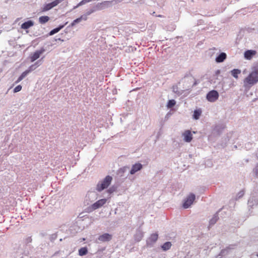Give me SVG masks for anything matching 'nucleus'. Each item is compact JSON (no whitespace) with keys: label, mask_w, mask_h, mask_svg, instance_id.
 I'll return each instance as SVG.
<instances>
[{"label":"nucleus","mask_w":258,"mask_h":258,"mask_svg":"<svg viewBox=\"0 0 258 258\" xmlns=\"http://www.w3.org/2000/svg\"><path fill=\"white\" fill-rule=\"evenodd\" d=\"M45 49L44 47H41L40 49L35 51L30 56V60L31 62H33L38 58L40 55L45 52Z\"/></svg>","instance_id":"1a4fd4ad"},{"label":"nucleus","mask_w":258,"mask_h":258,"mask_svg":"<svg viewBox=\"0 0 258 258\" xmlns=\"http://www.w3.org/2000/svg\"><path fill=\"white\" fill-rule=\"evenodd\" d=\"M232 76L235 78H238V75L241 73V71L239 69H234L231 71Z\"/></svg>","instance_id":"cd10ccee"},{"label":"nucleus","mask_w":258,"mask_h":258,"mask_svg":"<svg viewBox=\"0 0 258 258\" xmlns=\"http://www.w3.org/2000/svg\"><path fill=\"white\" fill-rule=\"evenodd\" d=\"M22 89V86L19 85L17 86L14 89L13 91L14 93H17L20 91Z\"/></svg>","instance_id":"473e14b6"},{"label":"nucleus","mask_w":258,"mask_h":258,"mask_svg":"<svg viewBox=\"0 0 258 258\" xmlns=\"http://www.w3.org/2000/svg\"><path fill=\"white\" fill-rule=\"evenodd\" d=\"M176 101L174 99H171L168 101L166 106L168 108H171L174 107Z\"/></svg>","instance_id":"c85d7f7f"},{"label":"nucleus","mask_w":258,"mask_h":258,"mask_svg":"<svg viewBox=\"0 0 258 258\" xmlns=\"http://www.w3.org/2000/svg\"><path fill=\"white\" fill-rule=\"evenodd\" d=\"M112 180V177L111 176L107 175L102 181L98 183L96 189L98 191H101L103 189L107 188L110 184Z\"/></svg>","instance_id":"f03ea898"},{"label":"nucleus","mask_w":258,"mask_h":258,"mask_svg":"<svg viewBox=\"0 0 258 258\" xmlns=\"http://www.w3.org/2000/svg\"><path fill=\"white\" fill-rule=\"evenodd\" d=\"M30 72V70H26L22 73V74L19 77L17 80L16 81V83H18L21 81L24 78H25L28 74Z\"/></svg>","instance_id":"5701e85b"},{"label":"nucleus","mask_w":258,"mask_h":258,"mask_svg":"<svg viewBox=\"0 0 258 258\" xmlns=\"http://www.w3.org/2000/svg\"><path fill=\"white\" fill-rule=\"evenodd\" d=\"M97 198V194L95 191L88 192L85 199V203L88 205L92 202L95 201Z\"/></svg>","instance_id":"0eeeda50"},{"label":"nucleus","mask_w":258,"mask_h":258,"mask_svg":"<svg viewBox=\"0 0 258 258\" xmlns=\"http://www.w3.org/2000/svg\"><path fill=\"white\" fill-rule=\"evenodd\" d=\"M229 251L227 250L226 248L223 249L221 250L219 255L225 256L229 254Z\"/></svg>","instance_id":"c756f323"},{"label":"nucleus","mask_w":258,"mask_h":258,"mask_svg":"<svg viewBox=\"0 0 258 258\" xmlns=\"http://www.w3.org/2000/svg\"><path fill=\"white\" fill-rule=\"evenodd\" d=\"M59 251H56V252L53 254V256H55V255H56L57 254H58L59 253Z\"/></svg>","instance_id":"79ce46f5"},{"label":"nucleus","mask_w":258,"mask_h":258,"mask_svg":"<svg viewBox=\"0 0 258 258\" xmlns=\"http://www.w3.org/2000/svg\"><path fill=\"white\" fill-rule=\"evenodd\" d=\"M227 55L225 52H221L216 57V61L218 63L223 62L226 58Z\"/></svg>","instance_id":"6ab92c4d"},{"label":"nucleus","mask_w":258,"mask_h":258,"mask_svg":"<svg viewBox=\"0 0 258 258\" xmlns=\"http://www.w3.org/2000/svg\"><path fill=\"white\" fill-rule=\"evenodd\" d=\"M196 199L195 194L190 193L184 200L182 207L184 209L188 208L193 203Z\"/></svg>","instance_id":"423d86ee"},{"label":"nucleus","mask_w":258,"mask_h":258,"mask_svg":"<svg viewBox=\"0 0 258 258\" xmlns=\"http://www.w3.org/2000/svg\"><path fill=\"white\" fill-rule=\"evenodd\" d=\"M236 246V244H230L229 246H227L226 248L228 250L230 251V250L234 249L235 248Z\"/></svg>","instance_id":"f704fd0d"},{"label":"nucleus","mask_w":258,"mask_h":258,"mask_svg":"<svg viewBox=\"0 0 258 258\" xmlns=\"http://www.w3.org/2000/svg\"><path fill=\"white\" fill-rule=\"evenodd\" d=\"M112 239V235L106 233L98 236L96 239L95 242L97 243H100L102 242H107L110 241Z\"/></svg>","instance_id":"20e7f679"},{"label":"nucleus","mask_w":258,"mask_h":258,"mask_svg":"<svg viewBox=\"0 0 258 258\" xmlns=\"http://www.w3.org/2000/svg\"><path fill=\"white\" fill-rule=\"evenodd\" d=\"M253 171L255 176L258 177V163L256 165Z\"/></svg>","instance_id":"c9c22d12"},{"label":"nucleus","mask_w":258,"mask_h":258,"mask_svg":"<svg viewBox=\"0 0 258 258\" xmlns=\"http://www.w3.org/2000/svg\"><path fill=\"white\" fill-rule=\"evenodd\" d=\"M197 84H198L197 81L196 80H195L192 86H196L197 85Z\"/></svg>","instance_id":"37998d69"},{"label":"nucleus","mask_w":258,"mask_h":258,"mask_svg":"<svg viewBox=\"0 0 258 258\" xmlns=\"http://www.w3.org/2000/svg\"><path fill=\"white\" fill-rule=\"evenodd\" d=\"M59 3L58 0L54 1L50 3L45 4L42 9V12H46L52 9Z\"/></svg>","instance_id":"9d476101"},{"label":"nucleus","mask_w":258,"mask_h":258,"mask_svg":"<svg viewBox=\"0 0 258 258\" xmlns=\"http://www.w3.org/2000/svg\"><path fill=\"white\" fill-rule=\"evenodd\" d=\"M42 58H42L41 59L38 60V61H37L34 64H35V66L36 67L39 66L41 64V63L42 59Z\"/></svg>","instance_id":"4c0bfd02"},{"label":"nucleus","mask_w":258,"mask_h":258,"mask_svg":"<svg viewBox=\"0 0 258 258\" xmlns=\"http://www.w3.org/2000/svg\"><path fill=\"white\" fill-rule=\"evenodd\" d=\"M55 41L59 40V41H63V40L61 39V38H56V39H55Z\"/></svg>","instance_id":"a19ab883"},{"label":"nucleus","mask_w":258,"mask_h":258,"mask_svg":"<svg viewBox=\"0 0 258 258\" xmlns=\"http://www.w3.org/2000/svg\"><path fill=\"white\" fill-rule=\"evenodd\" d=\"M128 169H129V167L127 166H124L119 168L117 172V175L120 177H122V179H125L127 177V176H125L124 173L127 171Z\"/></svg>","instance_id":"ddd939ff"},{"label":"nucleus","mask_w":258,"mask_h":258,"mask_svg":"<svg viewBox=\"0 0 258 258\" xmlns=\"http://www.w3.org/2000/svg\"><path fill=\"white\" fill-rule=\"evenodd\" d=\"M87 19V15H82L80 17L74 20L72 23L69 25V27H73L74 26H75L76 24H78L79 23H80V22H81L82 20H86Z\"/></svg>","instance_id":"dca6fc26"},{"label":"nucleus","mask_w":258,"mask_h":258,"mask_svg":"<svg viewBox=\"0 0 258 258\" xmlns=\"http://www.w3.org/2000/svg\"><path fill=\"white\" fill-rule=\"evenodd\" d=\"M117 189V186L115 185H112L111 187H110L108 190L107 191L109 194H112L114 191H115Z\"/></svg>","instance_id":"2f4dec72"},{"label":"nucleus","mask_w":258,"mask_h":258,"mask_svg":"<svg viewBox=\"0 0 258 258\" xmlns=\"http://www.w3.org/2000/svg\"><path fill=\"white\" fill-rule=\"evenodd\" d=\"M36 67H37L35 66V64H32L29 67V69H28L27 70H30L31 72L32 71L35 69Z\"/></svg>","instance_id":"e433bc0d"},{"label":"nucleus","mask_w":258,"mask_h":258,"mask_svg":"<svg viewBox=\"0 0 258 258\" xmlns=\"http://www.w3.org/2000/svg\"><path fill=\"white\" fill-rule=\"evenodd\" d=\"M32 241V238L31 236L27 237L23 239L24 243L25 245V248L32 249L33 247L29 244V243H31Z\"/></svg>","instance_id":"aec40b11"},{"label":"nucleus","mask_w":258,"mask_h":258,"mask_svg":"<svg viewBox=\"0 0 258 258\" xmlns=\"http://www.w3.org/2000/svg\"><path fill=\"white\" fill-rule=\"evenodd\" d=\"M256 256L258 257V253H257V254H256Z\"/></svg>","instance_id":"09e8293b"},{"label":"nucleus","mask_w":258,"mask_h":258,"mask_svg":"<svg viewBox=\"0 0 258 258\" xmlns=\"http://www.w3.org/2000/svg\"><path fill=\"white\" fill-rule=\"evenodd\" d=\"M221 255H219V254L216 256V258H221Z\"/></svg>","instance_id":"c03bdc74"},{"label":"nucleus","mask_w":258,"mask_h":258,"mask_svg":"<svg viewBox=\"0 0 258 258\" xmlns=\"http://www.w3.org/2000/svg\"><path fill=\"white\" fill-rule=\"evenodd\" d=\"M219 95L217 91L213 90L209 91L206 95V99L210 102H214L219 98Z\"/></svg>","instance_id":"39448f33"},{"label":"nucleus","mask_w":258,"mask_h":258,"mask_svg":"<svg viewBox=\"0 0 258 258\" xmlns=\"http://www.w3.org/2000/svg\"><path fill=\"white\" fill-rule=\"evenodd\" d=\"M225 128V126L223 124H217L213 128V131L216 133L217 135H220L224 128Z\"/></svg>","instance_id":"412c9836"},{"label":"nucleus","mask_w":258,"mask_h":258,"mask_svg":"<svg viewBox=\"0 0 258 258\" xmlns=\"http://www.w3.org/2000/svg\"><path fill=\"white\" fill-rule=\"evenodd\" d=\"M258 82V66L253 68L252 72L243 81L244 86L253 85Z\"/></svg>","instance_id":"f257e3e1"},{"label":"nucleus","mask_w":258,"mask_h":258,"mask_svg":"<svg viewBox=\"0 0 258 258\" xmlns=\"http://www.w3.org/2000/svg\"><path fill=\"white\" fill-rule=\"evenodd\" d=\"M34 24V22L32 20H28L24 23H22L21 26V28L23 29L26 30L32 27Z\"/></svg>","instance_id":"f3484780"},{"label":"nucleus","mask_w":258,"mask_h":258,"mask_svg":"<svg viewBox=\"0 0 258 258\" xmlns=\"http://www.w3.org/2000/svg\"><path fill=\"white\" fill-rule=\"evenodd\" d=\"M220 73V70H217L215 72V75H216V76H218Z\"/></svg>","instance_id":"ea45409f"},{"label":"nucleus","mask_w":258,"mask_h":258,"mask_svg":"<svg viewBox=\"0 0 258 258\" xmlns=\"http://www.w3.org/2000/svg\"><path fill=\"white\" fill-rule=\"evenodd\" d=\"M107 200L106 199H102L96 202L91 206L87 208V211L89 213L93 212V211L101 207L106 203Z\"/></svg>","instance_id":"7ed1b4c3"},{"label":"nucleus","mask_w":258,"mask_h":258,"mask_svg":"<svg viewBox=\"0 0 258 258\" xmlns=\"http://www.w3.org/2000/svg\"><path fill=\"white\" fill-rule=\"evenodd\" d=\"M23 253H24V254L25 255H27L29 254V250H25L24 251V252H23Z\"/></svg>","instance_id":"58836bf2"},{"label":"nucleus","mask_w":258,"mask_h":258,"mask_svg":"<svg viewBox=\"0 0 258 258\" xmlns=\"http://www.w3.org/2000/svg\"><path fill=\"white\" fill-rule=\"evenodd\" d=\"M219 219L218 213H216L209 221V226L214 225Z\"/></svg>","instance_id":"b1692460"},{"label":"nucleus","mask_w":258,"mask_h":258,"mask_svg":"<svg viewBox=\"0 0 258 258\" xmlns=\"http://www.w3.org/2000/svg\"><path fill=\"white\" fill-rule=\"evenodd\" d=\"M202 114V110L201 109H196L194 111V113L192 115V118L197 120L199 119L200 116Z\"/></svg>","instance_id":"4be33fe9"},{"label":"nucleus","mask_w":258,"mask_h":258,"mask_svg":"<svg viewBox=\"0 0 258 258\" xmlns=\"http://www.w3.org/2000/svg\"><path fill=\"white\" fill-rule=\"evenodd\" d=\"M244 195V191H240L236 195V200H238L241 198Z\"/></svg>","instance_id":"72a5a7b5"},{"label":"nucleus","mask_w":258,"mask_h":258,"mask_svg":"<svg viewBox=\"0 0 258 258\" xmlns=\"http://www.w3.org/2000/svg\"><path fill=\"white\" fill-rule=\"evenodd\" d=\"M143 167V166L141 163H136L132 165L131 169L130 171V174L131 175L135 174L138 171L141 170Z\"/></svg>","instance_id":"9b49d317"},{"label":"nucleus","mask_w":258,"mask_h":258,"mask_svg":"<svg viewBox=\"0 0 258 258\" xmlns=\"http://www.w3.org/2000/svg\"><path fill=\"white\" fill-rule=\"evenodd\" d=\"M143 236L144 232H143L142 229L140 228L137 229L136 234H135L134 236L135 240L136 241L139 242L141 240Z\"/></svg>","instance_id":"2eb2a0df"},{"label":"nucleus","mask_w":258,"mask_h":258,"mask_svg":"<svg viewBox=\"0 0 258 258\" xmlns=\"http://www.w3.org/2000/svg\"><path fill=\"white\" fill-rule=\"evenodd\" d=\"M158 17H162V15H158Z\"/></svg>","instance_id":"a18cd8bd"},{"label":"nucleus","mask_w":258,"mask_h":258,"mask_svg":"<svg viewBox=\"0 0 258 258\" xmlns=\"http://www.w3.org/2000/svg\"><path fill=\"white\" fill-rule=\"evenodd\" d=\"M256 51L254 50H246L244 53V56L245 59L250 60L256 54Z\"/></svg>","instance_id":"4468645a"},{"label":"nucleus","mask_w":258,"mask_h":258,"mask_svg":"<svg viewBox=\"0 0 258 258\" xmlns=\"http://www.w3.org/2000/svg\"><path fill=\"white\" fill-rule=\"evenodd\" d=\"M171 243L169 241L165 242L162 246L161 248L164 251H167L169 250L171 247Z\"/></svg>","instance_id":"a878e982"},{"label":"nucleus","mask_w":258,"mask_h":258,"mask_svg":"<svg viewBox=\"0 0 258 258\" xmlns=\"http://www.w3.org/2000/svg\"><path fill=\"white\" fill-rule=\"evenodd\" d=\"M68 23V22H66L63 25H60L57 27L54 28L53 29L51 30L47 34V36H51L54 35V34L58 32L61 29H62L64 26Z\"/></svg>","instance_id":"a211bd4d"},{"label":"nucleus","mask_w":258,"mask_h":258,"mask_svg":"<svg viewBox=\"0 0 258 258\" xmlns=\"http://www.w3.org/2000/svg\"><path fill=\"white\" fill-rule=\"evenodd\" d=\"M50 18L48 16H43L39 18V22L40 24H43L47 22L49 20Z\"/></svg>","instance_id":"393cba45"},{"label":"nucleus","mask_w":258,"mask_h":258,"mask_svg":"<svg viewBox=\"0 0 258 258\" xmlns=\"http://www.w3.org/2000/svg\"><path fill=\"white\" fill-rule=\"evenodd\" d=\"M168 114H166V116H165V118H168V116H168Z\"/></svg>","instance_id":"49530a36"},{"label":"nucleus","mask_w":258,"mask_h":258,"mask_svg":"<svg viewBox=\"0 0 258 258\" xmlns=\"http://www.w3.org/2000/svg\"><path fill=\"white\" fill-rule=\"evenodd\" d=\"M62 240V238H60V239H59V241H61Z\"/></svg>","instance_id":"de8ad7c7"},{"label":"nucleus","mask_w":258,"mask_h":258,"mask_svg":"<svg viewBox=\"0 0 258 258\" xmlns=\"http://www.w3.org/2000/svg\"><path fill=\"white\" fill-rule=\"evenodd\" d=\"M182 136L184 137L183 140L185 142L189 143L192 140V135L189 130H186L182 134Z\"/></svg>","instance_id":"f8f14e48"},{"label":"nucleus","mask_w":258,"mask_h":258,"mask_svg":"<svg viewBox=\"0 0 258 258\" xmlns=\"http://www.w3.org/2000/svg\"><path fill=\"white\" fill-rule=\"evenodd\" d=\"M88 253V248L86 247H81L79 249V254L80 256H84Z\"/></svg>","instance_id":"bb28decb"},{"label":"nucleus","mask_w":258,"mask_h":258,"mask_svg":"<svg viewBox=\"0 0 258 258\" xmlns=\"http://www.w3.org/2000/svg\"><path fill=\"white\" fill-rule=\"evenodd\" d=\"M57 233H53L50 235L49 240H50L51 242H53L57 238Z\"/></svg>","instance_id":"7c9ffc66"},{"label":"nucleus","mask_w":258,"mask_h":258,"mask_svg":"<svg viewBox=\"0 0 258 258\" xmlns=\"http://www.w3.org/2000/svg\"><path fill=\"white\" fill-rule=\"evenodd\" d=\"M158 238V234L157 233L151 234L150 237L146 240V244L148 247H152L155 243Z\"/></svg>","instance_id":"6e6552de"}]
</instances>
